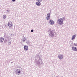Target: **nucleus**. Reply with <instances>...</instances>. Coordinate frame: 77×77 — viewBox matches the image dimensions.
<instances>
[{
  "instance_id": "obj_9",
  "label": "nucleus",
  "mask_w": 77,
  "mask_h": 77,
  "mask_svg": "<svg viewBox=\"0 0 77 77\" xmlns=\"http://www.w3.org/2000/svg\"><path fill=\"white\" fill-rule=\"evenodd\" d=\"M8 26L9 27H11L12 26V22H10L8 23Z\"/></svg>"
},
{
  "instance_id": "obj_20",
  "label": "nucleus",
  "mask_w": 77,
  "mask_h": 77,
  "mask_svg": "<svg viewBox=\"0 0 77 77\" xmlns=\"http://www.w3.org/2000/svg\"><path fill=\"white\" fill-rule=\"evenodd\" d=\"M38 2H42V0H37Z\"/></svg>"
},
{
  "instance_id": "obj_5",
  "label": "nucleus",
  "mask_w": 77,
  "mask_h": 77,
  "mask_svg": "<svg viewBox=\"0 0 77 77\" xmlns=\"http://www.w3.org/2000/svg\"><path fill=\"white\" fill-rule=\"evenodd\" d=\"M50 13H48L47 15V20H49V19H50Z\"/></svg>"
},
{
  "instance_id": "obj_10",
  "label": "nucleus",
  "mask_w": 77,
  "mask_h": 77,
  "mask_svg": "<svg viewBox=\"0 0 77 77\" xmlns=\"http://www.w3.org/2000/svg\"><path fill=\"white\" fill-rule=\"evenodd\" d=\"M75 37H76V35H73L72 36V40H73V39H75Z\"/></svg>"
},
{
  "instance_id": "obj_14",
  "label": "nucleus",
  "mask_w": 77,
  "mask_h": 77,
  "mask_svg": "<svg viewBox=\"0 0 77 77\" xmlns=\"http://www.w3.org/2000/svg\"><path fill=\"white\" fill-rule=\"evenodd\" d=\"M20 73H21V72H20V70L18 69L17 75H20Z\"/></svg>"
},
{
  "instance_id": "obj_16",
  "label": "nucleus",
  "mask_w": 77,
  "mask_h": 77,
  "mask_svg": "<svg viewBox=\"0 0 77 77\" xmlns=\"http://www.w3.org/2000/svg\"><path fill=\"white\" fill-rule=\"evenodd\" d=\"M26 43L27 44H28V45H29L30 44V42L29 40H28L26 42Z\"/></svg>"
},
{
  "instance_id": "obj_6",
  "label": "nucleus",
  "mask_w": 77,
  "mask_h": 77,
  "mask_svg": "<svg viewBox=\"0 0 77 77\" xmlns=\"http://www.w3.org/2000/svg\"><path fill=\"white\" fill-rule=\"evenodd\" d=\"M23 48L25 51H27V50H28V48H29L28 47V46L26 45H25L24 46Z\"/></svg>"
},
{
  "instance_id": "obj_18",
  "label": "nucleus",
  "mask_w": 77,
  "mask_h": 77,
  "mask_svg": "<svg viewBox=\"0 0 77 77\" xmlns=\"http://www.w3.org/2000/svg\"><path fill=\"white\" fill-rule=\"evenodd\" d=\"M26 38H24L23 39V42H25V41H26Z\"/></svg>"
},
{
  "instance_id": "obj_29",
  "label": "nucleus",
  "mask_w": 77,
  "mask_h": 77,
  "mask_svg": "<svg viewBox=\"0 0 77 77\" xmlns=\"http://www.w3.org/2000/svg\"><path fill=\"white\" fill-rule=\"evenodd\" d=\"M56 77H57V76Z\"/></svg>"
},
{
  "instance_id": "obj_27",
  "label": "nucleus",
  "mask_w": 77,
  "mask_h": 77,
  "mask_svg": "<svg viewBox=\"0 0 77 77\" xmlns=\"http://www.w3.org/2000/svg\"><path fill=\"white\" fill-rule=\"evenodd\" d=\"M15 0H12V1L13 2H15Z\"/></svg>"
},
{
  "instance_id": "obj_28",
  "label": "nucleus",
  "mask_w": 77,
  "mask_h": 77,
  "mask_svg": "<svg viewBox=\"0 0 77 77\" xmlns=\"http://www.w3.org/2000/svg\"><path fill=\"white\" fill-rule=\"evenodd\" d=\"M11 63H13V62H11Z\"/></svg>"
},
{
  "instance_id": "obj_1",
  "label": "nucleus",
  "mask_w": 77,
  "mask_h": 77,
  "mask_svg": "<svg viewBox=\"0 0 77 77\" xmlns=\"http://www.w3.org/2000/svg\"><path fill=\"white\" fill-rule=\"evenodd\" d=\"M37 59H38V62L36 63L37 65L40 66L41 65V62H42V57L39 56V55H37Z\"/></svg>"
},
{
  "instance_id": "obj_7",
  "label": "nucleus",
  "mask_w": 77,
  "mask_h": 77,
  "mask_svg": "<svg viewBox=\"0 0 77 77\" xmlns=\"http://www.w3.org/2000/svg\"><path fill=\"white\" fill-rule=\"evenodd\" d=\"M49 22L50 24L51 25H53V24H54V21L52 20H50Z\"/></svg>"
},
{
  "instance_id": "obj_11",
  "label": "nucleus",
  "mask_w": 77,
  "mask_h": 77,
  "mask_svg": "<svg viewBox=\"0 0 77 77\" xmlns=\"http://www.w3.org/2000/svg\"><path fill=\"white\" fill-rule=\"evenodd\" d=\"M40 2H39L38 1V2H37L36 3V5H37V6H40L41 5V3H40Z\"/></svg>"
},
{
  "instance_id": "obj_8",
  "label": "nucleus",
  "mask_w": 77,
  "mask_h": 77,
  "mask_svg": "<svg viewBox=\"0 0 77 77\" xmlns=\"http://www.w3.org/2000/svg\"><path fill=\"white\" fill-rule=\"evenodd\" d=\"M72 49L73 50V51H77V49L75 47H74L73 46L72 47Z\"/></svg>"
},
{
  "instance_id": "obj_23",
  "label": "nucleus",
  "mask_w": 77,
  "mask_h": 77,
  "mask_svg": "<svg viewBox=\"0 0 77 77\" xmlns=\"http://www.w3.org/2000/svg\"><path fill=\"white\" fill-rule=\"evenodd\" d=\"M31 32H33V29H31Z\"/></svg>"
},
{
  "instance_id": "obj_2",
  "label": "nucleus",
  "mask_w": 77,
  "mask_h": 77,
  "mask_svg": "<svg viewBox=\"0 0 77 77\" xmlns=\"http://www.w3.org/2000/svg\"><path fill=\"white\" fill-rule=\"evenodd\" d=\"M54 31L52 29H49L48 31L49 33V38H53L54 36Z\"/></svg>"
},
{
  "instance_id": "obj_25",
  "label": "nucleus",
  "mask_w": 77,
  "mask_h": 77,
  "mask_svg": "<svg viewBox=\"0 0 77 77\" xmlns=\"http://www.w3.org/2000/svg\"><path fill=\"white\" fill-rule=\"evenodd\" d=\"M35 63H36L38 62V61L36 60H35Z\"/></svg>"
},
{
  "instance_id": "obj_13",
  "label": "nucleus",
  "mask_w": 77,
  "mask_h": 77,
  "mask_svg": "<svg viewBox=\"0 0 77 77\" xmlns=\"http://www.w3.org/2000/svg\"><path fill=\"white\" fill-rule=\"evenodd\" d=\"M4 36L5 38H7V39H9V37L6 36V35H5Z\"/></svg>"
},
{
  "instance_id": "obj_24",
  "label": "nucleus",
  "mask_w": 77,
  "mask_h": 77,
  "mask_svg": "<svg viewBox=\"0 0 77 77\" xmlns=\"http://www.w3.org/2000/svg\"><path fill=\"white\" fill-rule=\"evenodd\" d=\"M7 41H8V40L7 39L5 40V42H7Z\"/></svg>"
},
{
  "instance_id": "obj_17",
  "label": "nucleus",
  "mask_w": 77,
  "mask_h": 77,
  "mask_svg": "<svg viewBox=\"0 0 77 77\" xmlns=\"http://www.w3.org/2000/svg\"><path fill=\"white\" fill-rule=\"evenodd\" d=\"M6 18V16L5 15H4L3 16V18L5 19V18Z\"/></svg>"
},
{
  "instance_id": "obj_26",
  "label": "nucleus",
  "mask_w": 77,
  "mask_h": 77,
  "mask_svg": "<svg viewBox=\"0 0 77 77\" xmlns=\"http://www.w3.org/2000/svg\"><path fill=\"white\" fill-rule=\"evenodd\" d=\"M11 36H14V34H11Z\"/></svg>"
},
{
  "instance_id": "obj_12",
  "label": "nucleus",
  "mask_w": 77,
  "mask_h": 77,
  "mask_svg": "<svg viewBox=\"0 0 77 77\" xmlns=\"http://www.w3.org/2000/svg\"><path fill=\"white\" fill-rule=\"evenodd\" d=\"M4 40V38H2V37H1L0 38V42H3Z\"/></svg>"
},
{
  "instance_id": "obj_21",
  "label": "nucleus",
  "mask_w": 77,
  "mask_h": 77,
  "mask_svg": "<svg viewBox=\"0 0 77 77\" xmlns=\"http://www.w3.org/2000/svg\"><path fill=\"white\" fill-rule=\"evenodd\" d=\"M9 11H10L9 10H7V12H9Z\"/></svg>"
},
{
  "instance_id": "obj_22",
  "label": "nucleus",
  "mask_w": 77,
  "mask_h": 77,
  "mask_svg": "<svg viewBox=\"0 0 77 77\" xmlns=\"http://www.w3.org/2000/svg\"><path fill=\"white\" fill-rule=\"evenodd\" d=\"M9 45H10V44H11V42H9Z\"/></svg>"
},
{
  "instance_id": "obj_3",
  "label": "nucleus",
  "mask_w": 77,
  "mask_h": 77,
  "mask_svg": "<svg viewBox=\"0 0 77 77\" xmlns=\"http://www.w3.org/2000/svg\"><path fill=\"white\" fill-rule=\"evenodd\" d=\"M57 23L60 25H62L63 23V20L62 18H60L58 20Z\"/></svg>"
},
{
  "instance_id": "obj_15",
  "label": "nucleus",
  "mask_w": 77,
  "mask_h": 77,
  "mask_svg": "<svg viewBox=\"0 0 77 77\" xmlns=\"http://www.w3.org/2000/svg\"><path fill=\"white\" fill-rule=\"evenodd\" d=\"M15 72H14V73L15 74H16V75H18V69H16L15 70Z\"/></svg>"
},
{
  "instance_id": "obj_4",
  "label": "nucleus",
  "mask_w": 77,
  "mask_h": 77,
  "mask_svg": "<svg viewBox=\"0 0 77 77\" xmlns=\"http://www.w3.org/2000/svg\"><path fill=\"white\" fill-rule=\"evenodd\" d=\"M58 57L59 59L60 60L63 59V54H59L58 55Z\"/></svg>"
},
{
  "instance_id": "obj_19",
  "label": "nucleus",
  "mask_w": 77,
  "mask_h": 77,
  "mask_svg": "<svg viewBox=\"0 0 77 77\" xmlns=\"http://www.w3.org/2000/svg\"><path fill=\"white\" fill-rule=\"evenodd\" d=\"M63 20V21H65V17H63V18L62 19Z\"/></svg>"
}]
</instances>
